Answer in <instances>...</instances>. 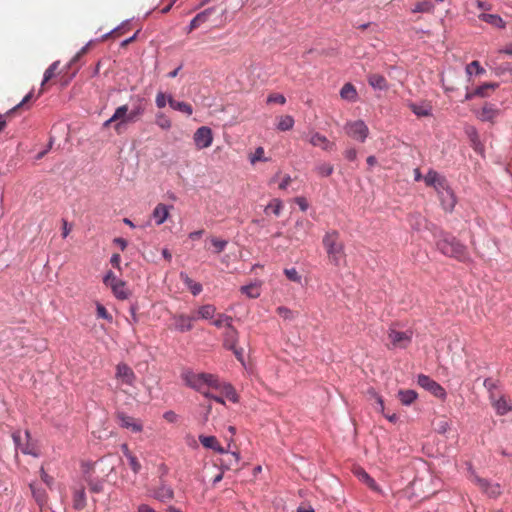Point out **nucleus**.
<instances>
[{"label": "nucleus", "instance_id": "obj_1", "mask_svg": "<svg viewBox=\"0 0 512 512\" xmlns=\"http://www.w3.org/2000/svg\"><path fill=\"white\" fill-rule=\"evenodd\" d=\"M436 246L445 256L465 262L469 259V253L465 245L460 243L454 236L441 231L437 236Z\"/></svg>", "mask_w": 512, "mask_h": 512}, {"label": "nucleus", "instance_id": "obj_2", "mask_svg": "<svg viewBox=\"0 0 512 512\" xmlns=\"http://www.w3.org/2000/svg\"><path fill=\"white\" fill-rule=\"evenodd\" d=\"M322 244L332 265L339 267L346 262L345 246L338 231L326 232Z\"/></svg>", "mask_w": 512, "mask_h": 512}, {"label": "nucleus", "instance_id": "obj_3", "mask_svg": "<svg viewBox=\"0 0 512 512\" xmlns=\"http://www.w3.org/2000/svg\"><path fill=\"white\" fill-rule=\"evenodd\" d=\"M181 378L188 387L198 392L205 388L219 389L221 387L218 377L209 373H195L190 369H185L181 373Z\"/></svg>", "mask_w": 512, "mask_h": 512}, {"label": "nucleus", "instance_id": "obj_4", "mask_svg": "<svg viewBox=\"0 0 512 512\" xmlns=\"http://www.w3.org/2000/svg\"><path fill=\"white\" fill-rule=\"evenodd\" d=\"M344 130L346 134L363 143L369 135V129L362 120L349 121L345 124Z\"/></svg>", "mask_w": 512, "mask_h": 512}, {"label": "nucleus", "instance_id": "obj_5", "mask_svg": "<svg viewBox=\"0 0 512 512\" xmlns=\"http://www.w3.org/2000/svg\"><path fill=\"white\" fill-rule=\"evenodd\" d=\"M417 383L419 386L424 388L425 390L429 391L432 395L435 397L444 400L446 398V391L445 389L436 381H434L432 378H430L427 375H419L417 379Z\"/></svg>", "mask_w": 512, "mask_h": 512}, {"label": "nucleus", "instance_id": "obj_6", "mask_svg": "<svg viewBox=\"0 0 512 512\" xmlns=\"http://www.w3.org/2000/svg\"><path fill=\"white\" fill-rule=\"evenodd\" d=\"M469 473V479L490 497L496 498L501 494L500 485L490 484L486 479L479 477L471 467L469 468Z\"/></svg>", "mask_w": 512, "mask_h": 512}, {"label": "nucleus", "instance_id": "obj_7", "mask_svg": "<svg viewBox=\"0 0 512 512\" xmlns=\"http://www.w3.org/2000/svg\"><path fill=\"white\" fill-rule=\"evenodd\" d=\"M193 141L198 150L210 147L213 143L212 130L207 126L199 127L193 135Z\"/></svg>", "mask_w": 512, "mask_h": 512}, {"label": "nucleus", "instance_id": "obj_8", "mask_svg": "<svg viewBox=\"0 0 512 512\" xmlns=\"http://www.w3.org/2000/svg\"><path fill=\"white\" fill-rule=\"evenodd\" d=\"M312 224L306 219H298L294 226L288 232V238L291 241H303L311 228Z\"/></svg>", "mask_w": 512, "mask_h": 512}, {"label": "nucleus", "instance_id": "obj_9", "mask_svg": "<svg viewBox=\"0 0 512 512\" xmlns=\"http://www.w3.org/2000/svg\"><path fill=\"white\" fill-rule=\"evenodd\" d=\"M388 338L393 347L396 348H406L412 340V332L411 331H397L395 329H390L388 333Z\"/></svg>", "mask_w": 512, "mask_h": 512}, {"label": "nucleus", "instance_id": "obj_10", "mask_svg": "<svg viewBox=\"0 0 512 512\" xmlns=\"http://www.w3.org/2000/svg\"><path fill=\"white\" fill-rule=\"evenodd\" d=\"M308 141L312 146L320 147L322 150L327 152L334 151L336 148L334 142H331L326 136L320 134L319 132H312Z\"/></svg>", "mask_w": 512, "mask_h": 512}, {"label": "nucleus", "instance_id": "obj_11", "mask_svg": "<svg viewBox=\"0 0 512 512\" xmlns=\"http://www.w3.org/2000/svg\"><path fill=\"white\" fill-rule=\"evenodd\" d=\"M174 328L179 332H188L193 328V321L196 320L195 315L175 314L172 317Z\"/></svg>", "mask_w": 512, "mask_h": 512}, {"label": "nucleus", "instance_id": "obj_12", "mask_svg": "<svg viewBox=\"0 0 512 512\" xmlns=\"http://www.w3.org/2000/svg\"><path fill=\"white\" fill-rule=\"evenodd\" d=\"M117 419H118L119 425L122 428L129 429L134 433H138L143 430V425L140 420L135 419L134 417L128 416L125 413H118Z\"/></svg>", "mask_w": 512, "mask_h": 512}, {"label": "nucleus", "instance_id": "obj_13", "mask_svg": "<svg viewBox=\"0 0 512 512\" xmlns=\"http://www.w3.org/2000/svg\"><path fill=\"white\" fill-rule=\"evenodd\" d=\"M125 113L124 109L116 108L114 114L103 123V128H108L110 125L114 124V130L117 134H121L125 128V123L123 120V115Z\"/></svg>", "mask_w": 512, "mask_h": 512}, {"label": "nucleus", "instance_id": "obj_14", "mask_svg": "<svg viewBox=\"0 0 512 512\" xmlns=\"http://www.w3.org/2000/svg\"><path fill=\"white\" fill-rule=\"evenodd\" d=\"M116 378L124 384L132 385L135 380V374L127 364L120 363L116 367Z\"/></svg>", "mask_w": 512, "mask_h": 512}, {"label": "nucleus", "instance_id": "obj_15", "mask_svg": "<svg viewBox=\"0 0 512 512\" xmlns=\"http://www.w3.org/2000/svg\"><path fill=\"white\" fill-rule=\"evenodd\" d=\"M119 109L125 110V113L123 115L125 126L128 123L136 122L144 113V108L141 105L135 106L133 109L129 110V106L127 104H124L119 106Z\"/></svg>", "mask_w": 512, "mask_h": 512}, {"label": "nucleus", "instance_id": "obj_16", "mask_svg": "<svg viewBox=\"0 0 512 512\" xmlns=\"http://www.w3.org/2000/svg\"><path fill=\"white\" fill-rule=\"evenodd\" d=\"M427 186H432L436 190L446 189L447 182L444 177L440 176L436 171L430 170L424 177Z\"/></svg>", "mask_w": 512, "mask_h": 512}, {"label": "nucleus", "instance_id": "obj_17", "mask_svg": "<svg viewBox=\"0 0 512 512\" xmlns=\"http://www.w3.org/2000/svg\"><path fill=\"white\" fill-rule=\"evenodd\" d=\"M238 342V331L233 325L225 328L223 333V344L228 349H235Z\"/></svg>", "mask_w": 512, "mask_h": 512}, {"label": "nucleus", "instance_id": "obj_18", "mask_svg": "<svg viewBox=\"0 0 512 512\" xmlns=\"http://www.w3.org/2000/svg\"><path fill=\"white\" fill-rule=\"evenodd\" d=\"M153 497L160 502L167 503L174 498V491L170 486L162 484L153 491Z\"/></svg>", "mask_w": 512, "mask_h": 512}, {"label": "nucleus", "instance_id": "obj_19", "mask_svg": "<svg viewBox=\"0 0 512 512\" xmlns=\"http://www.w3.org/2000/svg\"><path fill=\"white\" fill-rule=\"evenodd\" d=\"M172 206H168L163 203H159L153 210L152 216L155 219L157 225L163 224L169 217L170 209Z\"/></svg>", "mask_w": 512, "mask_h": 512}, {"label": "nucleus", "instance_id": "obj_20", "mask_svg": "<svg viewBox=\"0 0 512 512\" xmlns=\"http://www.w3.org/2000/svg\"><path fill=\"white\" fill-rule=\"evenodd\" d=\"M199 441L205 448L212 449L218 453H226L215 436L200 435Z\"/></svg>", "mask_w": 512, "mask_h": 512}, {"label": "nucleus", "instance_id": "obj_21", "mask_svg": "<svg viewBox=\"0 0 512 512\" xmlns=\"http://www.w3.org/2000/svg\"><path fill=\"white\" fill-rule=\"evenodd\" d=\"M367 81L369 85L378 90H386L388 88L387 80L384 76L377 74V73H371L367 77Z\"/></svg>", "mask_w": 512, "mask_h": 512}, {"label": "nucleus", "instance_id": "obj_22", "mask_svg": "<svg viewBox=\"0 0 512 512\" xmlns=\"http://www.w3.org/2000/svg\"><path fill=\"white\" fill-rule=\"evenodd\" d=\"M168 104L174 110L180 111L188 116L192 115L193 108L192 106L184 101H176L172 96L168 97Z\"/></svg>", "mask_w": 512, "mask_h": 512}, {"label": "nucleus", "instance_id": "obj_23", "mask_svg": "<svg viewBox=\"0 0 512 512\" xmlns=\"http://www.w3.org/2000/svg\"><path fill=\"white\" fill-rule=\"evenodd\" d=\"M340 96L342 99L355 102L358 98V93L355 86L351 83H346L340 90Z\"/></svg>", "mask_w": 512, "mask_h": 512}, {"label": "nucleus", "instance_id": "obj_24", "mask_svg": "<svg viewBox=\"0 0 512 512\" xmlns=\"http://www.w3.org/2000/svg\"><path fill=\"white\" fill-rule=\"evenodd\" d=\"M498 87L496 83H485L479 87H477L473 92L468 93L466 95V99H471L472 97H486L489 95L488 91L495 90Z\"/></svg>", "mask_w": 512, "mask_h": 512}, {"label": "nucleus", "instance_id": "obj_25", "mask_svg": "<svg viewBox=\"0 0 512 512\" xmlns=\"http://www.w3.org/2000/svg\"><path fill=\"white\" fill-rule=\"evenodd\" d=\"M492 406L495 408L498 415H505L512 410V404L505 397L493 400Z\"/></svg>", "mask_w": 512, "mask_h": 512}, {"label": "nucleus", "instance_id": "obj_26", "mask_svg": "<svg viewBox=\"0 0 512 512\" xmlns=\"http://www.w3.org/2000/svg\"><path fill=\"white\" fill-rule=\"evenodd\" d=\"M497 115L498 110L493 105L485 104L478 113V118L481 121H493Z\"/></svg>", "mask_w": 512, "mask_h": 512}, {"label": "nucleus", "instance_id": "obj_27", "mask_svg": "<svg viewBox=\"0 0 512 512\" xmlns=\"http://www.w3.org/2000/svg\"><path fill=\"white\" fill-rule=\"evenodd\" d=\"M86 506V496L83 487L76 488L73 492V507L76 510H82Z\"/></svg>", "mask_w": 512, "mask_h": 512}, {"label": "nucleus", "instance_id": "obj_28", "mask_svg": "<svg viewBox=\"0 0 512 512\" xmlns=\"http://www.w3.org/2000/svg\"><path fill=\"white\" fill-rule=\"evenodd\" d=\"M479 19L497 28H505V21L496 14L482 13L479 15Z\"/></svg>", "mask_w": 512, "mask_h": 512}, {"label": "nucleus", "instance_id": "obj_29", "mask_svg": "<svg viewBox=\"0 0 512 512\" xmlns=\"http://www.w3.org/2000/svg\"><path fill=\"white\" fill-rule=\"evenodd\" d=\"M355 474L361 480L363 483H365L370 489L374 491H378V485L376 484L375 480L370 477V475L362 468H357L355 470Z\"/></svg>", "mask_w": 512, "mask_h": 512}, {"label": "nucleus", "instance_id": "obj_30", "mask_svg": "<svg viewBox=\"0 0 512 512\" xmlns=\"http://www.w3.org/2000/svg\"><path fill=\"white\" fill-rule=\"evenodd\" d=\"M180 278L194 296L201 293L202 285L200 283L193 281L186 273L183 272L180 274Z\"/></svg>", "mask_w": 512, "mask_h": 512}, {"label": "nucleus", "instance_id": "obj_31", "mask_svg": "<svg viewBox=\"0 0 512 512\" xmlns=\"http://www.w3.org/2000/svg\"><path fill=\"white\" fill-rule=\"evenodd\" d=\"M25 439H26V441H25L24 445L21 447V452L24 453V454L32 455L34 457H38L39 456V451H38L37 446L35 445V443H33L30 440V433H29V431L25 432Z\"/></svg>", "mask_w": 512, "mask_h": 512}, {"label": "nucleus", "instance_id": "obj_32", "mask_svg": "<svg viewBox=\"0 0 512 512\" xmlns=\"http://www.w3.org/2000/svg\"><path fill=\"white\" fill-rule=\"evenodd\" d=\"M32 495L40 507L47 504V493L43 488L36 487L34 484H30Z\"/></svg>", "mask_w": 512, "mask_h": 512}, {"label": "nucleus", "instance_id": "obj_33", "mask_svg": "<svg viewBox=\"0 0 512 512\" xmlns=\"http://www.w3.org/2000/svg\"><path fill=\"white\" fill-rule=\"evenodd\" d=\"M215 312H216V308L214 305L206 304V305H203L198 308L197 315H195V316H196V319L200 318V319L208 320V319H212L214 317Z\"/></svg>", "mask_w": 512, "mask_h": 512}, {"label": "nucleus", "instance_id": "obj_34", "mask_svg": "<svg viewBox=\"0 0 512 512\" xmlns=\"http://www.w3.org/2000/svg\"><path fill=\"white\" fill-rule=\"evenodd\" d=\"M114 296L117 299L125 300L129 297V290L126 287V283L124 281H119L116 285L111 289Z\"/></svg>", "mask_w": 512, "mask_h": 512}, {"label": "nucleus", "instance_id": "obj_35", "mask_svg": "<svg viewBox=\"0 0 512 512\" xmlns=\"http://www.w3.org/2000/svg\"><path fill=\"white\" fill-rule=\"evenodd\" d=\"M217 390L220 391L221 394L223 396H225L228 400H230L234 403L238 402L237 393H236L235 389L230 384L221 382V387Z\"/></svg>", "mask_w": 512, "mask_h": 512}, {"label": "nucleus", "instance_id": "obj_36", "mask_svg": "<svg viewBox=\"0 0 512 512\" xmlns=\"http://www.w3.org/2000/svg\"><path fill=\"white\" fill-rule=\"evenodd\" d=\"M417 398V393L414 390H399L398 399L403 405H410Z\"/></svg>", "mask_w": 512, "mask_h": 512}, {"label": "nucleus", "instance_id": "obj_37", "mask_svg": "<svg viewBox=\"0 0 512 512\" xmlns=\"http://www.w3.org/2000/svg\"><path fill=\"white\" fill-rule=\"evenodd\" d=\"M214 8H208L200 13H198L193 19H192V26H201L202 24L206 23L211 16L212 13H214Z\"/></svg>", "mask_w": 512, "mask_h": 512}, {"label": "nucleus", "instance_id": "obj_38", "mask_svg": "<svg viewBox=\"0 0 512 512\" xmlns=\"http://www.w3.org/2000/svg\"><path fill=\"white\" fill-rule=\"evenodd\" d=\"M155 124L162 130H169L172 127L171 119L162 112L156 114Z\"/></svg>", "mask_w": 512, "mask_h": 512}, {"label": "nucleus", "instance_id": "obj_39", "mask_svg": "<svg viewBox=\"0 0 512 512\" xmlns=\"http://www.w3.org/2000/svg\"><path fill=\"white\" fill-rule=\"evenodd\" d=\"M282 209H283V202L278 198H274L265 207L264 211H265V213L272 212L275 216H279L282 212Z\"/></svg>", "mask_w": 512, "mask_h": 512}, {"label": "nucleus", "instance_id": "obj_40", "mask_svg": "<svg viewBox=\"0 0 512 512\" xmlns=\"http://www.w3.org/2000/svg\"><path fill=\"white\" fill-rule=\"evenodd\" d=\"M294 119L290 115H284L279 117L277 129L280 131H288L293 128Z\"/></svg>", "mask_w": 512, "mask_h": 512}, {"label": "nucleus", "instance_id": "obj_41", "mask_svg": "<svg viewBox=\"0 0 512 512\" xmlns=\"http://www.w3.org/2000/svg\"><path fill=\"white\" fill-rule=\"evenodd\" d=\"M241 292L249 298H258L260 296V286L258 284H249L241 287Z\"/></svg>", "mask_w": 512, "mask_h": 512}, {"label": "nucleus", "instance_id": "obj_42", "mask_svg": "<svg viewBox=\"0 0 512 512\" xmlns=\"http://www.w3.org/2000/svg\"><path fill=\"white\" fill-rule=\"evenodd\" d=\"M315 171L320 177H329L333 173L334 167L330 163L322 162L316 165Z\"/></svg>", "mask_w": 512, "mask_h": 512}, {"label": "nucleus", "instance_id": "obj_43", "mask_svg": "<svg viewBox=\"0 0 512 512\" xmlns=\"http://www.w3.org/2000/svg\"><path fill=\"white\" fill-rule=\"evenodd\" d=\"M409 108L414 114L419 117L429 116L431 114V108L427 105H417L414 103L409 104Z\"/></svg>", "mask_w": 512, "mask_h": 512}, {"label": "nucleus", "instance_id": "obj_44", "mask_svg": "<svg viewBox=\"0 0 512 512\" xmlns=\"http://www.w3.org/2000/svg\"><path fill=\"white\" fill-rule=\"evenodd\" d=\"M233 318L226 314H218L217 319L213 321V325H215L217 328L222 327H230L232 325Z\"/></svg>", "mask_w": 512, "mask_h": 512}, {"label": "nucleus", "instance_id": "obj_45", "mask_svg": "<svg viewBox=\"0 0 512 512\" xmlns=\"http://www.w3.org/2000/svg\"><path fill=\"white\" fill-rule=\"evenodd\" d=\"M59 63H60L59 61H55L46 69V71L44 73V78H43V81L41 84L42 87H44L45 84L55 76V73H56V70L58 69Z\"/></svg>", "mask_w": 512, "mask_h": 512}, {"label": "nucleus", "instance_id": "obj_46", "mask_svg": "<svg viewBox=\"0 0 512 512\" xmlns=\"http://www.w3.org/2000/svg\"><path fill=\"white\" fill-rule=\"evenodd\" d=\"M469 137H470V140L472 142V145H473V148L475 149V151L477 152H481L482 151V145L479 141V136H478V133L476 131L475 128H470L468 131H467Z\"/></svg>", "mask_w": 512, "mask_h": 512}, {"label": "nucleus", "instance_id": "obj_47", "mask_svg": "<svg viewBox=\"0 0 512 512\" xmlns=\"http://www.w3.org/2000/svg\"><path fill=\"white\" fill-rule=\"evenodd\" d=\"M450 429V421L445 417L440 418L435 423V431L439 434H445Z\"/></svg>", "mask_w": 512, "mask_h": 512}, {"label": "nucleus", "instance_id": "obj_48", "mask_svg": "<svg viewBox=\"0 0 512 512\" xmlns=\"http://www.w3.org/2000/svg\"><path fill=\"white\" fill-rule=\"evenodd\" d=\"M210 241L212 246L214 247L215 254L223 252L228 244L226 240L218 239L216 237H211Z\"/></svg>", "mask_w": 512, "mask_h": 512}, {"label": "nucleus", "instance_id": "obj_49", "mask_svg": "<svg viewBox=\"0 0 512 512\" xmlns=\"http://www.w3.org/2000/svg\"><path fill=\"white\" fill-rule=\"evenodd\" d=\"M434 6L429 1H421L418 2L415 7L412 9L413 13H419V12H431L433 11Z\"/></svg>", "mask_w": 512, "mask_h": 512}, {"label": "nucleus", "instance_id": "obj_50", "mask_svg": "<svg viewBox=\"0 0 512 512\" xmlns=\"http://www.w3.org/2000/svg\"><path fill=\"white\" fill-rule=\"evenodd\" d=\"M446 194L447 200L442 199V206L446 211H452L456 204V200L454 198L453 193L450 190L446 189Z\"/></svg>", "mask_w": 512, "mask_h": 512}, {"label": "nucleus", "instance_id": "obj_51", "mask_svg": "<svg viewBox=\"0 0 512 512\" xmlns=\"http://www.w3.org/2000/svg\"><path fill=\"white\" fill-rule=\"evenodd\" d=\"M238 463H239V455H238V453L232 452V453L228 454V459L225 460L222 463V465H225L227 469H230L232 467H236L237 468Z\"/></svg>", "mask_w": 512, "mask_h": 512}, {"label": "nucleus", "instance_id": "obj_52", "mask_svg": "<svg viewBox=\"0 0 512 512\" xmlns=\"http://www.w3.org/2000/svg\"><path fill=\"white\" fill-rule=\"evenodd\" d=\"M96 311L98 318L105 319L110 323L113 321L112 315L107 311V309L102 304L97 303Z\"/></svg>", "mask_w": 512, "mask_h": 512}, {"label": "nucleus", "instance_id": "obj_53", "mask_svg": "<svg viewBox=\"0 0 512 512\" xmlns=\"http://www.w3.org/2000/svg\"><path fill=\"white\" fill-rule=\"evenodd\" d=\"M119 281H121V279L117 278L116 275L112 272V271H109L104 279H103V283L110 287L111 289L113 288L114 285H116Z\"/></svg>", "mask_w": 512, "mask_h": 512}, {"label": "nucleus", "instance_id": "obj_54", "mask_svg": "<svg viewBox=\"0 0 512 512\" xmlns=\"http://www.w3.org/2000/svg\"><path fill=\"white\" fill-rule=\"evenodd\" d=\"M33 97V92H29L24 98L23 100L17 104L16 106H14L13 108H11L10 110L7 111V115H13L16 111H18L20 108L24 107L26 103H28Z\"/></svg>", "mask_w": 512, "mask_h": 512}, {"label": "nucleus", "instance_id": "obj_55", "mask_svg": "<svg viewBox=\"0 0 512 512\" xmlns=\"http://www.w3.org/2000/svg\"><path fill=\"white\" fill-rule=\"evenodd\" d=\"M473 71H475L476 74H482L485 72V70L480 66V63L478 61H472L470 64L467 65V74L471 75Z\"/></svg>", "mask_w": 512, "mask_h": 512}, {"label": "nucleus", "instance_id": "obj_56", "mask_svg": "<svg viewBox=\"0 0 512 512\" xmlns=\"http://www.w3.org/2000/svg\"><path fill=\"white\" fill-rule=\"evenodd\" d=\"M268 159L264 157V148L258 147L256 148L253 155L250 157V162L255 164L257 161H267Z\"/></svg>", "mask_w": 512, "mask_h": 512}, {"label": "nucleus", "instance_id": "obj_57", "mask_svg": "<svg viewBox=\"0 0 512 512\" xmlns=\"http://www.w3.org/2000/svg\"><path fill=\"white\" fill-rule=\"evenodd\" d=\"M170 95H166L165 93L163 92H158L157 95H156V98H155V103H156V106L159 108V109H162L166 106V104L168 103V97Z\"/></svg>", "mask_w": 512, "mask_h": 512}, {"label": "nucleus", "instance_id": "obj_58", "mask_svg": "<svg viewBox=\"0 0 512 512\" xmlns=\"http://www.w3.org/2000/svg\"><path fill=\"white\" fill-rule=\"evenodd\" d=\"M284 273L286 277L293 282L300 283L301 282V276L297 272L295 268L285 269Z\"/></svg>", "mask_w": 512, "mask_h": 512}, {"label": "nucleus", "instance_id": "obj_59", "mask_svg": "<svg viewBox=\"0 0 512 512\" xmlns=\"http://www.w3.org/2000/svg\"><path fill=\"white\" fill-rule=\"evenodd\" d=\"M127 460L129 462L130 468L132 471L137 474L140 472L142 466L138 460V458L133 454L130 457H127Z\"/></svg>", "mask_w": 512, "mask_h": 512}, {"label": "nucleus", "instance_id": "obj_60", "mask_svg": "<svg viewBox=\"0 0 512 512\" xmlns=\"http://www.w3.org/2000/svg\"><path fill=\"white\" fill-rule=\"evenodd\" d=\"M267 103H278L280 105H284L286 103V98L282 94L272 93L267 97Z\"/></svg>", "mask_w": 512, "mask_h": 512}, {"label": "nucleus", "instance_id": "obj_61", "mask_svg": "<svg viewBox=\"0 0 512 512\" xmlns=\"http://www.w3.org/2000/svg\"><path fill=\"white\" fill-rule=\"evenodd\" d=\"M277 313H278L281 317H283V318H285V319H291V318H293V312H292L290 309H288L287 307H284V306H280V307H278V308H277Z\"/></svg>", "mask_w": 512, "mask_h": 512}, {"label": "nucleus", "instance_id": "obj_62", "mask_svg": "<svg viewBox=\"0 0 512 512\" xmlns=\"http://www.w3.org/2000/svg\"><path fill=\"white\" fill-rule=\"evenodd\" d=\"M12 438H13L16 448L21 450V447L24 445V442H23L20 431L14 432L12 434Z\"/></svg>", "mask_w": 512, "mask_h": 512}, {"label": "nucleus", "instance_id": "obj_63", "mask_svg": "<svg viewBox=\"0 0 512 512\" xmlns=\"http://www.w3.org/2000/svg\"><path fill=\"white\" fill-rule=\"evenodd\" d=\"M12 438H13L16 448L21 450V447L24 445V442H23L20 431L14 432L12 434Z\"/></svg>", "mask_w": 512, "mask_h": 512}, {"label": "nucleus", "instance_id": "obj_64", "mask_svg": "<svg viewBox=\"0 0 512 512\" xmlns=\"http://www.w3.org/2000/svg\"><path fill=\"white\" fill-rule=\"evenodd\" d=\"M344 156L349 161H354L357 158V151L355 148H348L344 151Z\"/></svg>", "mask_w": 512, "mask_h": 512}]
</instances>
